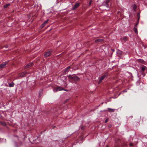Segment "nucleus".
<instances>
[{"instance_id": "1", "label": "nucleus", "mask_w": 147, "mask_h": 147, "mask_svg": "<svg viewBox=\"0 0 147 147\" xmlns=\"http://www.w3.org/2000/svg\"><path fill=\"white\" fill-rule=\"evenodd\" d=\"M68 76L69 80L71 82H76L80 80V78L75 75H69Z\"/></svg>"}, {"instance_id": "2", "label": "nucleus", "mask_w": 147, "mask_h": 147, "mask_svg": "<svg viewBox=\"0 0 147 147\" xmlns=\"http://www.w3.org/2000/svg\"><path fill=\"white\" fill-rule=\"evenodd\" d=\"M63 90L66 91V90H65L63 88L60 86H58L55 88H53V91L54 92H56L58 91Z\"/></svg>"}, {"instance_id": "3", "label": "nucleus", "mask_w": 147, "mask_h": 147, "mask_svg": "<svg viewBox=\"0 0 147 147\" xmlns=\"http://www.w3.org/2000/svg\"><path fill=\"white\" fill-rule=\"evenodd\" d=\"M108 75V74L107 72H106L100 78H98V79L99 80V83H100L101 82L102 80L104 79L105 78L107 77Z\"/></svg>"}, {"instance_id": "4", "label": "nucleus", "mask_w": 147, "mask_h": 147, "mask_svg": "<svg viewBox=\"0 0 147 147\" xmlns=\"http://www.w3.org/2000/svg\"><path fill=\"white\" fill-rule=\"evenodd\" d=\"M52 51H49L46 52L44 55L45 57H47L49 56L51 54Z\"/></svg>"}, {"instance_id": "5", "label": "nucleus", "mask_w": 147, "mask_h": 147, "mask_svg": "<svg viewBox=\"0 0 147 147\" xmlns=\"http://www.w3.org/2000/svg\"><path fill=\"white\" fill-rule=\"evenodd\" d=\"M7 64V62H3L2 64H0V69L5 67Z\"/></svg>"}, {"instance_id": "6", "label": "nucleus", "mask_w": 147, "mask_h": 147, "mask_svg": "<svg viewBox=\"0 0 147 147\" xmlns=\"http://www.w3.org/2000/svg\"><path fill=\"white\" fill-rule=\"evenodd\" d=\"M80 3H77L72 8V9L74 10L76 9L80 5Z\"/></svg>"}, {"instance_id": "7", "label": "nucleus", "mask_w": 147, "mask_h": 147, "mask_svg": "<svg viewBox=\"0 0 147 147\" xmlns=\"http://www.w3.org/2000/svg\"><path fill=\"white\" fill-rule=\"evenodd\" d=\"M33 63H29L28 64H27L25 67V68H27L29 67H31L33 66Z\"/></svg>"}, {"instance_id": "8", "label": "nucleus", "mask_w": 147, "mask_h": 147, "mask_svg": "<svg viewBox=\"0 0 147 147\" xmlns=\"http://www.w3.org/2000/svg\"><path fill=\"white\" fill-rule=\"evenodd\" d=\"M117 53L119 56H120L122 55V52L119 50H117Z\"/></svg>"}, {"instance_id": "9", "label": "nucleus", "mask_w": 147, "mask_h": 147, "mask_svg": "<svg viewBox=\"0 0 147 147\" xmlns=\"http://www.w3.org/2000/svg\"><path fill=\"white\" fill-rule=\"evenodd\" d=\"M102 5L103 6H104L107 7V8H108L109 7V5L108 4L107 2H105V1L103 2V3Z\"/></svg>"}, {"instance_id": "10", "label": "nucleus", "mask_w": 147, "mask_h": 147, "mask_svg": "<svg viewBox=\"0 0 147 147\" xmlns=\"http://www.w3.org/2000/svg\"><path fill=\"white\" fill-rule=\"evenodd\" d=\"M72 69L70 66H69L65 69V73H66V72H68L69 71V69ZM71 69L72 70V69Z\"/></svg>"}, {"instance_id": "11", "label": "nucleus", "mask_w": 147, "mask_h": 147, "mask_svg": "<svg viewBox=\"0 0 147 147\" xmlns=\"http://www.w3.org/2000/svg\"><path fill=\"white\" fill-rule=\"evenodd\" d=\"M103 40L102 39H97L96 40H95V42H101V41H102Z\"/></svg>"}, {"instance_id": "12", "label": "nucleus", "mask_w": 147, "mask_h": 147, "mask_svg": "<svg viewBox=\"0 0 147 147\" xmlns=\"http://www.w3.org/2000/svg\"><path fill=\"white\" fill-rule=\"evenodd\" d=\"M43 90L42 89H40L39 92V96L40 97L42 93Z\"/></svg>"}, {"instance_id": "13", "label": "nucleus", "mask_w": 147, "mask_h": 147, "mask_svg": "<svg viewBox=\"0 0 147 147\" xmlns=\"http://www.w3.org/2000/svg\"><path fill=\"white\" fill-rule=\"evenodd\" d=\"M9 85L10 87H13L14 86V84L13 82H12L11 83H9Z\"/></svg>"}, {"instance_id": "14", "label": "nucleus", "mask_w": 147, "mask_h": 147, "mask_svg": "<svg viewBox=\"0 0 147 147\" xmlns=\"http://www.w3.org/2000/svg\"><path fill=\"white\" fill-rule=\"evenodd\" d=\"M136 8H137V6H136V5L135 4H134L133 6V9H134V11H136Z\"/></svg>"}, {"instance_id": "15", "label": "nucleus", "mask_w": 147, "mask_h": 147, "mask_svg": "<svg viewBox=\"0 0 147 147\" xmlns=\"http://www.w3.org/2000/svg\"><path fill=\"white\" fill-rule=\"evenodd\" d=\"M140 12L138 13L137 15V16H138V21H139L140 19Z\"/></svg>"}, {"instance_id": "16", "label": "nucleus", "mask_w": 147, "mask_h": 147, "mask_svg": "<svg viewBox=\"0 0 147 147\" xmlns=\"http://www.w3.org/2000/svg\"><path fill=\"white\" fill-rule=\"evenodd\" d=\"M0 123L1 125L4 126H6L7 125L6 123L4 122H1Z\"/></svg>"}, {"instance_id": "17", "label": "nucleus", "mask_w": 147, "mask_h": 147, "mask_svg": "<svg viewBox=\"0 0 147 147\" xmlns=\"http://www.w3.org/2000/svg\"><path fill=\"white\" fill-rule=\"evenodd\" d=\"M108 109L111 112H113L114 111V109H110L108 108Z\"/></svg>"}, {"instance_id": "18", "label": "nucleus", "mask_w": 147, "mask_h": 147, "mask_svg": "<svg viewBox=\"0 0 147 147\" xmlns=\"http://www.w3.org/2000/svg\"><path fill=\"white\" fill-rule=\"evenodd\" d=\"M134 30L136 33L137 34L138 33V30L137 28H134Z\"/></svg>"}, {"instance_id": "19", "label": "nucleus", "mask_w": 147, "mask_h": 147, "mask_svg": "<svg viewBox=\"0 0 147 147\" xmlns=\"http://www.w3.org/2000/svg\"><path fill=\"white\" fill-rule=\"evenodd\" d=\"M9 5H10V4H6L5 5H4L3 6V7L4 8H6L7 7H8Z\"/></svg>"}, {"instance_id": "20", "label": "nucleus", "mask_w": 147, "mask_h": 147, "mask_svg": "<svg viewBox=\"0 0 147 147\" xmlns=\"http://www.w3.org/2000/svg\"><path fill=\"white\" fill-rule=\"evenodd\" d=\"M141 70L143 71H144L145 69V66H144L143 67H141Z\"/></svg>"}, {"instance_id": "21", "label": "nucleus", "mask_w": 147, "mask_h": 147, "mask_svg": "<svg viewBox=\"0 0 147 147\" xmlns=\"http://www.w3.org/2000/svg\"><path fill=\"white\" fill-rule=\"evenodd\" d=\"M45 25L44 23H43L41 24L40 27L41 28H42L43 27H44L45 26Z\"/></svg>"}, {"instance_id": "22", "label": "nucleus", "mask_w": 147, "mask_h": 147, "mask_svg": "<svg viewBox=\"0 0 147 147\" xmlns=\"http://www.w3.org/2000/svg\"><path fill=\"white\" fill-rule=\"evenodd\" d=\"M48 20H47L45 22L43 23L45 24L46 25V24H47V23H48Z\"/></svg>"}, {"instance_id": "23", "label": "nucleus", "mask_w": 147, "mask_h": 147, "mask_svg": "<svg viewBox=\"0 0 147 147\" xmlns=\"http://www.w3.org/2000/svg\"><path fill=\"white\" fill-rule=\"evenodd\" d=\"M108 121V119H107L105 121V123H106Z\"/></svg>"}, {"instance_id": "24", "label": "nucleus", "mask_w": 147, "mask_h": 147, "mask_svg": "<svg viewBox=\"0 0 147 147\" xmlns=\"http://www.w3.org/2000/svg\"><path fill=\"white\" fill-rule=\"evenodd\" d=\"M110 0H107L106 1H105V2H107V3H108L109 2Z\"/></svg>"}, {"instance_id": "25", "label": "nucleus", "mask_w": 147, "mask_h": 147, "mask_svg": "<svg viewBox=\"0 0 147 147\" xmlns=\"http://www.w3.org/2000/svg\"><path fill=\"white\" fill-rule=\"evenodd\" d=\"M129 73L130 74L131 76V77L133 78V77L132 76V74L131 73H130V72H129Z\"/></svg>"}, {"instance_id": "26", "label": "nucleus", "mask_w": 147, "mask_h": 147, "mask_svg": "<svg viewBox=\"0 0 147 147\" xmlns=\"http://www.w3.org/2000/svg\"><path fill=\"white\" fill-rule=\"evenodd\" d=\"M123 92H127V91L126 90H124L123 91Z\"/></svg>"}, {"instance_id": "27", "label": "nucleus", "mask_w": 147, "mask_h": 147, "mask_svg": "<svg viewBox=\"0 0 147 147\" xmlns=\"http://www.w3.org/2000/svg\"><path fill=\"white\" fill-rule=\"evenodd\" d=\"M138 22L136 23V24L135 25V26H136L138 24Z\"/></svg>"}, {"instance_id": "28", "label": "nucleus", "mask_w": 147, "mask_h": 147, "mask_svg": "<svg viewBox=\"0 0 147 147\" xmlns=\"http://www.w3.org/2000/svg\"><path fill=\"white\" fill-rule=\"evenodd\" d=\"M129 145H130V146H132V143H130V144H129Z\"/></svg>"}, {"instance_id": "29", "label": "nucleus", "mask_w": 147, "mask_h": 147, "mask_svg": "<svg viewBox=\"0 0 147 147\" xmlns=\"http://www.w3.org/2000/svg\"><path fill=\"white\" fill-rule=\"evenodd\" d=\"M112 50L113 52H114V51H115L114 49H112Z\"/></svg>"}, {"instance_id": "30", "label": "nucleus", "mask_w": 147, "mask_h": 147, "mask_svg": "<svg viewBox=\"0 0 147 147\" xmlns=\"http://www.w3.org/2000/svg\"><path fill=\"white\" fill-rule=\"evenodd\" d=\"M4 47H5V48H7V46H5Z\"/></svg>"}, {"instance_id": "31", "label": "nucleus", "mask_w": 147, "mask_h": 147, "mask_svg": "<svg viewBox=\"0 0 147 147\" xmlns=\"http://www.w3.org/2000/svg\"><path fill=\"white\" fill-rule=\"evenodd\" d=\"M25 73L26 74V72H24L23 73Z\"/></svg>"}, {"instance_id": "32", "label": "nucleus", "mask_w": 147, "mask_h": 147, "mask_svg": "<svg viewBox=\"0 0 147 147\" xmlns=\"http://www.w3.org/2000/svg\"><path fill=\"white\" fill-rule=\"evenodd\" d=\"M55 127H53V129H54V128H55Z\"/></svg>"}, {"instance_id": "33", "label": "nucleus", "mask_w": 147, "mask_h": 147, "mask_svg": "<svg viewBox=\"0 0 147 147\" xmlns=\"http://www.w3.org/2000/svg\"><path fill=\"white\" fill-rule=\"evenodd\" d=\"M106 147H108V146H107Z\"/></svg>"}]
</instances>
